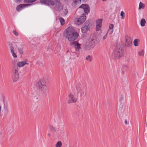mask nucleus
I'll use <instances>...</instances> for the list:
<instances>
[{
  "mask_svg": "<svg viewBox=\"0 0 147 147\" xmlns=\"http://www.w3.org/2000/svg\"><path fill=\"white\" fill-rule=\"evenodd\" d=\"M66 37L70 42H73L76 40L79 36L78 33L76 32L72 27H69L66 29Z\"/></svg>",
  "mask_w": 147,
  "mask_h": 147,
  "instance_id": "f257e3e1",
  "label": "nucleus"
},
{
  "mask_svg": "<svg viewBox=\"0 0 147 147\" xmlns=\"http://www.w3.org/2000/svg\"><path fill=\"white\" fill-rule=\"evenodd\" d=\"M124 52V49L120 46H117L115 49L112 53V57L114 59L119 58L122 56Z\"/></svg>",
  "mask_w": 147,
  "mask_h": 147,
  "instance_id": "f03ea898",
  "label": "nucleus"
},
{
  "mask_svg": "<svg viewBox=\"0 0 147 147\" xmlns=\"http://www.w3.org/2000/svg\"><path fill=\"white\" fill-rule=\"evenodd\" d=\"M36 86L40 91L45 93L47 92V86L46 81L44 80L39 81L36 83Z\"/></svg>",
  "mask_w": 147,
  "mask_h": 147,
  "instance_id": "7ed1b4c3",
  "label": "nucleus"
},
{
  "mask_svg": "<svg viewBox=\"0 0 147 147\" xmlns=\"http://www.w3.org/2000/svg\"><path fill=\"white\" fill-rule=\"evenodd\" d=\"M76 89L77 91V96H78V94L80 97H84L86 96V91L84 88L80 84H78L76 86Z\"/></svg>",
  "mask_w": 147,
  "mask_h": 147,
  "instance_id": "20e7f679",
  "label": "nucleus"
},
{
  "mask_svg": "<svg viewBox=\"0 0 147 147\" xmlns=\"http://www.w3.org/2000/svg\"><path fill=\"white\" fill-rule=\"evenodd\" d=\"M96 42L95 37L91 36L90 38L88 40L86 45V49L87 50H89L92 47V46L94 47L95 45Z\"/></svg>",
  "mask_w": 147,
  "mask_h": 147,
  "instance_id": "39448f33",
  "label": "nucleus"
},
{
  "mask_svg": "<svg viewBox=\"0 0 147 147\" xmlns=\"http://www.w3.org/2000/svg\"><path fill=\"white\" fill-rule=\"evenodd\" d=\"M18 67L17 65H15L13 67V72L14 74L12 76V79L13 82L17 81L19 78Z\"/></svg>",
  "mask_w": 147,
  "mask_h": 147,
  "instance_id": "423d86ee",
  "label": "nucleus"
},
{
  "mask_svg": "<svg viewBox=\"0 0 147 147\" xmlns=\"http://www.w3.org/2000/svg\"><path fill=\"white\" fill-rule=\"evenodd\" d=\"M52 6H53V9L57 11L61 10L63 7V6L61 2L58 3H54V4Z\"/></svg>",
  "mask_w": 147,
  "mask_h": 147,
  "instance_id": "0eeeda50",
  "label": "nucleus"
},
{
  "mask_svg": "<svg viewBox=\"0 0 147 147\" xmlns=\"http://www.w3.org/2000/svg\"><path fill=\"white\" fill-rule=\"evenodd\" d=\"M86 16L84 15L81 16L78 18H76L75 21L77 24L79 25L83 23L86 20Z\"/></svg>",
  "mask_w": 147,
  "mask_h": 147,
  "instance_id": "6e6552de",
  "label": "nucleus"
},
{
  "mask_svg": "<svg viewBox=\"0 0 147 147\" xmlns=\"http://www.w3.org/2000/svg\"><path fill=\"white\" fill-rule=\"evenodd\" d=\"M68 97L69 99L68 100L67 103L68 104H70L71 103H75L77 102V98L74 96L72 93H70L68 95Z\"/></svg>",
  "mask_w": 147,
  "mask_h": 147,
  "instance_id": "1a4fd4ad",
  "label": "nucleus"
},
{
  "mask_svg": "<svg viewBox=\"0 0 147 147\" xmlns=\"http://www.w3.org/2000/svg\"><path fill=\"white\" fill-rule=\"evenodd\" d=\"M79 8H82L84 10L85 13L87 14L90 11V7L89 5L86 4H82Z\"/></svg>",
  "mask_w": 147,
  "mask_h": 147,
  "instance_id": "9d476101",
  "label": "nucleus"
},
{
  "mask_svg": "<svg viewBox=\"0 0 147 147\" xmlns=\"http://www.w3.org/2000/svg\"><path fill=\"white\" fill-rule=\"evenodd\" d=\"M71 45L74 46L76 51H78L79 50L81 49L80 47L81 45L79 44L77 41L72 42L71 43Z\"/></svg>",
  "mask_w": 147,
  "mask_h": 147,
  "instance_id": "9b49d317",
  "label": "nucleus"
},
{
  "mask_svg": "<svg viewBox=\"0 0 147 147\" xmlns=\"http://www.w3.org/2000/svg\"><path fill=\"white\" fill-rule=\"evenodd\" d=\"M90 24L88 23H85L81 28L82 32L83 33H85L89 30Z\"/></svg>",
  "mask_w": 147,
  "mask_h": 147,
  "instance_id": "f8f14e48",
  "label": "nucleus"
},
{
  "mask_svg": "<svg viewBox=\"0 0 147 147\" xmlns=\"http://www.w3.org/2000/svg\"><path fill=\"white\" fill-rule=\"evenodd\" d=\"M41 3L43 4L53 5L54 4V2L53 0H41Z\"/></svg>",
  "mask_w": 147,
  "mask_h": 147,
  "instance_id": "ddd939ff",
  "label": "nucleus"
},
{
  "mask_svg": "<svg viewBox=\"0 0 147 147\" xmlns=\"http://www.w3.org/2000/svg\"><path fill=\"white\" fill-rule=\"evenodd\" d=\"M125 45L127 47H130L132 45V40L131 38L129 36H127L126 37Z\"/></svg>",
  "mask_w": 147,
  "mask_h": 147,
  "instance_id": "4468645a",
  "label": "nucleus"
},
{
  "mask_svg": "<svg viewBox=\"0 0 147 147\" xmlns=\"http://www.w3.org/2000/svg\"><path fill=\"white\" fill-rule=\"evenodd\" d=\"M102 19H99L96 21V30L97 31H98L101 28L102 26Z\"/></svg>",
  "mask_w": 147,
  "mask_h": 147,
  "instance_id": "2eb2a0df",
  "label": "nucleus"
},
{
  "mask_svg": "<svg viewBox=\"0 0 147 147\" xmlns=\"http://www.w3.org/2000/svg\"><path fill=\"white\" fill-rule=\"evenodd\" d=\"M25 64L28 65L29 63H27L25 61H22L21 62H20L18 63H17L18 67L19 66L20 67H22L24 66Z\"/></svg>",
  "mask_w": 147,
  "mask_h": 147,
  "instance_id": "dca6fc26",
  "label": "nucleus"
},
{
  "mask_svg": "<svg viewBox=\"0 0 147 147\" xmlns=\"http://www.w3.org/2000/svg\"><path fill=\"white\" fill-rule=\"evenodd\" d=\"M71 52L73 53L72 55L74 59H76V57H78L80 54V52L79 51Z\"/></svg>",
  "mask_w": 147,
  "mask_h": 147,
  "instance_id": "f3484780",
  "label": "nucleus"
},
{
  "mask_svg": "<svg viewBox=\"0 0 147 147\" xmlns=\"http://www.w3.org/2000/svg\"><path fill=\"white\" fill-rule=\"evenodd\" d=\"M74 5V6H76L77 5L80 4L81 0H73Z\"/></svg>",
  "mask_w": 147,
  "mask_h": 147,
  "instance_id": "a211bd4d",
  "label": "nucleus"
},
{
  "mask_svg": "<svg viewBox=\"0 0 147 147\" xmlns=\"http://www.w3.org/2000/svg\"><path fill=\"white\" fill-rule=\"evenodd\" d=\"M24 6L23 4H21L18 5L16 8V10L17 11H19L22 8L24 7Z\"/></svg>",
  "mask_w": 147,
  "mask_h": 147,
  "instance_id": "6ab92c4d",
  "label": "nucleus"
},
{
  "mask_svg": "<svg viewBox=\"0 0 147 147\" xmlns=\"http://www.w3.org/2000/svg\"><path fill=\"white\" fill-rule=\"evenodd\" d=\"M146 22L144 18L142 19L141 20L140 22L141 26L142 27L144 26L146 24Z\"/></svg>",
  "mask_w": 147,
  "mask_h": 147,
  "instance_id": "aec40b11",
  "label": "nucleus"
},
{
  "mask_svg": "<svg viewBox=\"0 0 147 147\" xmlns=\"http://www.w3.org/2000/svg\"><path fill=\"white\" fill-rule=\"evenodd\" d=\"M145 6L143 3H142L141 2H140L139 4V9H144Z\"/></svg>",
  "mask_w": 147,
  "mask_h": 147,
  "instance_id": "412c9836",
  "label": "nucleus"
},
{
  "mask_svg": "<svg viewBox=\"0 0 147 147\" xmlns=\"http://www.w3.org/2000/svg\"><path fill=\"white\" fill-rule=\"evenodd\" d=\"M123 114L122 112L121 111H118V114L117 115V117L119 118H120L123 116Z\"/></svg>",
  "mask_w": 147,
  "mask_h": 147,
  "instance_id": "4be33fe9",
  "label": "nucleus"
},
{
  "mask_svg": "<svg viewBox=\"0 0 147 147\" xmlns=\"http://www.w3.org/2000/svg\"><path fill=\"white\" fill-rule=\"evenodd\" d=\"M62 144V142L61 141H59L56 144L55 147H61Z\"/></svg>",
  "mask_w": 147,
  "mask_h": 147,
  "instance_id": "5701e85b",
  "label": "nucleus"
},
{
  "mask_svg": "<svg viewBox=\"0 0 147 147\" xmlns=\"http://www.w3.org/2000/svg\"><path fill=\"white\" fill-rule=\"evenodd\" d=\"M59 20L61 22V25H63L65 23V20L62 18H59Z\"/></svg>",
  "mask_w": 147,
  "mask_h": 147,
  "instance_id": "b1692460",
  "label": "nucleus"
},
{
  "mask_svg": "<svg viewBox=\"0 0 147 147\" xmlns=\"http://www.w3.org/2000/svg\"><path fill=\"white\" fill-rule=\"evenodd\" d=\"M37 0H24V1L26 3H32L36 1Z\"/></svg>",
  "mask_w": 147,
  "mask_h": 147,
  "instance_id": "393cba45",
  "label": "nucleus"
},
{
  "mask_svg": "<svg viewBox=\"0 0 147 147\" xmlns=\"http://www.w3.org/2000/svg\"><path fill=\"white\" fill-rule=\"evenodd\" d=\"M50 129L51 131L53 132H55L56 131L54 127L53 126L50 125Z\"/></svg>",
  "mask_w": 147,
  "mask_h": 147,
  "instance_id": "a878e982",
  "label": "nucleus"
},
{
  "mask_svg": "<svg viewBox=\"0 0 147 147\" xmlns=\"http://www.w3.org/2000/svg\"><path fill=\"white\" fill-rule=\"evenodd\" d=\"M9 49L10 50L11 52H12L14 51V48L10 44H9Z\"/></svg>",
  "mask_w": 147,
  "mask_h": 147,
  "instance_id": "bb28decb",
  "label": "nucleus"
},
{
  "mask_svg": "<svg viewBox=\"0 0 147 147\" xmlns=\"http://www.w3.org/2000/svg\"><path fill=\"white\" fill-rule=\"evenodd\" d=\"M138 54L139 55L143 56L144 54V51L143 50H142L140 51L138 53Z\"/></svg>",
  "mask_w": 147,
  "mask_h": 147,
  "instance_id": "cd10ccee",
  "label": "nucleus"
},
{
  "mask_svg": "<svg viewBox=\"0 0 147 147\" xmlns=\"http://www.w3.org/2000/svg\"><path fill=\"white\" fill-rule=\"evenodd\" d=\"M4 110L5 112L7 113L9 112L8 109L7 105H5L4 106Z\"/></svg>",
  "mask_w": 147,
  "mask_h": 147,
  "instance_id": "c85d7f7f",
  "label": "nucleus"
},
{
  "mask_svg": "<svg viewBox=\"0 0 147 147\" xmlns=\"http://www.w3.org/2000/svg\"><path fill=\"white\" fill-rule=\"evenodd\" d=\"M120 15L121 16V19H124L125 17V13L123 11H122L121 12Z\"/></svg>",
  "mask_w": 147,
  "mask_h": 147,
  "instance_id": "c756f323",
  "label": "nucleus"
},
{
  "mask_svg": "<svg viewBox=\"0 0 147 147\" xmlns=\"http://www.w3.org/2000/svg\"><path fill=\"white\" fill-rule=\"evenodd\" d=\"M138 39H136L134 40V44L135 46H137L138 45Z\"/></svg>",
  "mask_w": 147,
  "mask_h": 147,
  "instance_id": "7c9ffc66",
  "label": "nucleus"
},
{
  "mask_svg": "<svg viewBox=\"0 0 147 147\" xmlns=\"http://www.w3.org/2000/svg\"><path fill=\"white\" fill-rule=\"evenodd\" d=\"M86 59L89 61H91L92 60V57L88 55L86 57Z\"/></svg>",
  "mask_w": 147,
  "mask_h": 147,
  "instance_id": "2f4dec72",
  "label": "nucleus"
},
{
  "mask_svg": "<svg viewBox=\"0 0 147 147\" xmlns=\"http://www.w3.org/2000/svg\"><path fill=\"white\" fill-rule=\"evenodd\" d=\"M24 7L30 6L32 5L33 4L32 3H26V4H23Z\"/></svg>",
  "mask_w": 147,
  "mask_h": 147,
  "instance_id": "473e14b6",
  "label": "nucleus"
},
{
  "mask_svg": "<svg viewBox=\"0 0 147 147\" xmlns=\"http://www.w3.org/2000/svg\"><path fill=\"white\" fill-rule=\"evenodd\" d=\"M13 34L16 36H18V34L16 32L15 30H13Z\"/></svg>",
  "mask_w": 147,
  "mask_h": 147,
  "instance_id": "72a5a7b5",
  "label": "nucleus"
},
{
  "mask_svg": "<svg viewBox=\"0 0 147 147\" xmlns=\"http://www.w3.org/2000/svg\"><path fill=\"white\" fill-rule=\"evenodd\" d=\"M19 51L20 54H22L23 53V49H18Z\"/></svg>",
  "mask_w": 147,
  "mask_h": 147,
  "instance_id": "f704fd0d",
  "label": "nucleus"
},
{
  "mask_svg": "<svg viewBox=\"0 0 147 147\" xmlns=\"http://www.w3.org/2000/svg\"><path fill=\"white\" fill-rule=\"evenodd\" d=\"M113 32V29H109L107 33H109L110 34H111Z\"/></svg>",
  "mask_w": 147,
  "mask_h": 147,
  "instance_id": "c9c22d12",
  "label": "nucleus"
},
{
  "mask_svg": "<svg viewBox=\"0 0 147 147\" xmlns=\"http://www.w3.org/2000/svg\"><path fill=\"white\" fill-rule=\"evenodd\" d=\"M113 24H110L109 26V29H113Z\"/></svg>",
  "mask_w": 147,
  "mask_h": 147,
  "instance_id": "e433bc0d",
  "label": "nucleus"
},
{
  "mask_svg": "<svg viewBox=\"0 0 147 147\" xmlns=\"http://www.w3.org/2000/svg\"><path fill=\"white\" fill-rule=\"evenodd\" d=\"M13 56L14 57H17V56L16 54H15L14 53V51L12 52H11Z\"/></svg>",
  "mask_w": 147,
  "mask_h": 147,
  "instance_id": "4c0bfd02",
  "label": "nucleus"
},
{
  "mask_svg": "<svg viewBox=\"0 0 147 147\" xmlns=\"http://www.w3.org/2000/svg\"><path fill=\"white\" fill-rule=\"evenodd\" d=\"M63 13H64V14L65 15H66L68 13V11H67V9H65V10H64V11H63Z\"/></svg>",
  "mask_w": 147,
  "mask_h": 147,
  "instance_id": "58836bf2",
  "label": "nucleus"
},
{
  "mask_svg": "<svg viewBox=\"0 0 147 147\" xmlns=\"http://www.w3.org/2000/svg\"><path fill=\"white\" fill-rule=\"evenodd\" d=\"M54 1L55 3H61L60 0H54Z\"/></svg>",
  "mask_w": 147,
  "mask_h": 147,
  "instance_id": "ea45409f",
  "label": "nucleus"
},
{
  "mask_svg": "<svg viewBox=\"0 0 147 147\" xmlns=\"http://www.w3.org/2000/svg\"><path fill=\"white\" fill-rule=\"evenodd\" d=\"M107 33L103 37L102 39L103 40H105L107 36Z\"/></svg>",
  "mask_w": 147,
  "mask_h": 147,
  "instance_id": "a19ab883",
  "label": "nucleus"
},
{
  "mask_svg": "<svg viewBox=\"0 0 147 147\" xmlns=\"http://www.w3.org/2000/svg\"><path fill=\"white\" fill-rule=\"evenodd\" d=\"M125 123L126 124H127V121L126 120H125Z\"/></svg>",
  "mask_w": 147,
  "mask_h": 147,
  "instance_id": "79ce46f5",
  "label": "nucleus"
},
{
  "mask_svg": "<svg viewBox=\"0 0 147 147\" xmlns=\"http://www.w3.org/2000/svg\"><path fill=\"white\" fill-rule=\"evenodd\" d=\"M47 136L49 137H50L51 136V135L50 134H47Z\"/></svg>",
  "mask_w": 147,
  "mask_h": 147,
  "instance_id": "37998d69",
  "label": "nucleus"
},
{
  "mask_svg": "<svg viewBox=\"0 0 147 147\" xmlns=\"http://www.w3.org/2000/svg\"><path fill=\"white\" fill-rule=\"evenodd\" d=\"M107 0H102V1H107Z\"/></svg>",
  "mask_w": 147,
  "mask_h": 147,
  "instance_id": "c03bdc74",
  "label": "nucleus"
},
{
  "mask_svg": "<svg viewBox=\"0 0 147 147\" xmlns=\"http://www.w3.org/2000/svg\"><path fill=\"white\" fill-rule=\"evenodd\" d=\"M1 107L0 106V111H1Z\"/></svg>",
  "mask_w": 147,
  "mask_h": 147,
  "instance_id": "a18cd8bd",
  "label": "nucleus"
},
{
  "mask_svg": "<svg viewBox=\"0 0 147 147\" xmlns=\"http://www.w3.org/2000/svg\"><path fill=\"white\" fill-rule=\"evenodd\" d=\"M18 1H21V0H18Z\"/></svg>",
  "mask_w": 147,
  "mask_h": 147,
  "instance_id": "49530a36",
  "label": "nucleus"
}]
</instances>
